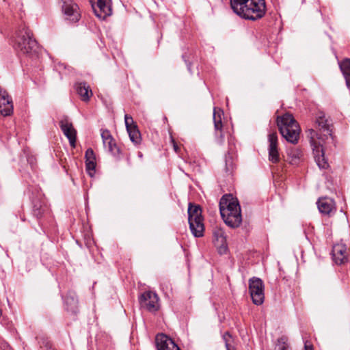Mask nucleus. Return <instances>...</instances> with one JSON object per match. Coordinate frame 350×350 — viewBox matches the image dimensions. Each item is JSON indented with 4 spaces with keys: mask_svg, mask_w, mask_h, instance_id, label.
Here are the masks:
<instances>
[{
    "mask_svg": "<svg viewBox=\"0 0 350 350\" xmlns=\"http://www.w3.org/2000/svg\"><path fill=\"white\" fill-rule=\"evenodd\" d=\"M233 12L246 20L262 18L267 11L265 0H230Z\"/></svg>",
    "mask_w": 350,
    "mask_h": 350,
    "instance_id": "f257e3e1",
    "label": "nucleus"
},
{
    "mask_svg": "<svg viewBox=\"0 0 350 350\" xmlns=\"http://www.w3.org/2000/svg\"><path fill=\"white\" fill-rule=\"evenodd\" d=\"M219 211L225 224L230 228H237L242 221L241 207L238 200L231 194L224 195L219 201Z\"/></svg>",
    "mask_w": 350,
    "mask_h": 350,
    "instance_id": "f03ea898",
    "label": "nucleus"
},
{
    "mask_svg": "<svg viewBox=\"0 0 350 350\" xmlns=\"http://www.w3.org/2000/svg\"><path fill=\"white\" fill-rule=\"evenodd\" d=\"M277 124L282 137L291 144H297L300 129L298 123L290 113L277 118Z\"/></svg>",
    "mask_w": 350,
    "mask_h": 350,
    "instance_id": "7ed1b4c3",
    "label": "nucleus"
},
{
    "mask_svg": "<svg viewBox=\"0 0 350 350\" xmlns=\"http://www.w3.org/2000/svg\"><path fill=\"white\" fill-rule=\"evenodd\" d=\"M14 48L18 52L29 56L36 53L37 42L28 29L23 28L17 33Z\"/></svg>",
    "mask_w": 350,
    "mask_h": 350,
    "instance_id": "20e7f679",
    "label": "nucleus"
},
{
    "mask_svg": "<svg viewBox=\"0 0 350 350\" xmlns=\"http://www.w3.org/2000/svg\"><path fill=\"white\" fill-rule=\"evenodd\" d=\"M188 220L189 228L195 237H202L204 235V226L202 216V210L198 205L189 204Z\"/></svg>",
    "mask_w": 350,
    "mask_h": 350,
    "instance_id": "39448f33",
    "label": "nucleus"
},
{
    "mask_svg": "<svg viewBox=\"0 0 350 350\" xmlns=\"http://www.w3.org/2000/svg\"><path fill=\"white\" fill-rule=\"evenodd\" d=\"M315 127L318 131L310 129V133L312 138L317 136V138L324 140L332 135V123L331 120L327 118L325 113L319 111L317 113L315 120Z\"/></svg>",
    "mask_w": 350,
    "mask_h": 350,
    "instance_id": "423d86ee",
    "label": "nucleus"
},
{
    "mask_svg": "<svg viewBox=\"0 0 350 350\" xmlns=\"http://www.w3.org/2000/svg\"><path fill=\"white\" fill-rule=\"evenodd\" d=\"M265 286L261 279L253 278L249 281V291L253 303L255 305H261L265 300Z\"/></svg>",
    "mask_w": 350,
    "mask_h": 350,
    "instance_id": "0eeeda50",
    "label": "nucleus"
},
{
    "mask_svg": "<svg viewBox=\"0 0 350 350\" xmlns=\"http://www.w3.org/2000/svg\"><path fill=\"white\" fill-rule=\"evenodd\" d=\"M139 301L141 306L150 312H156L159 309V297L155 293L146 291L141 295Z\"/></svg>",
    "mask_w": 350,
    "mask_h": 350,
    "instance_id": "6e6552de",
    "label": "nucleus"
},
{
    "mask_svg": "<svg viewBox=\"0 0 350 350\" xmlns=\"http://www.w3.org/2000/svg\"><path fill=\"white\" fill-rule=\"evenodd\" d=\"M59 126L64 134L68 138L70 145L72 147H75L76 139H77V131L74 129L72 123L67 116H63L59 120Z\"/></svg>",
    "mask_w": 350,
    "mask_h": 350,
    "instance_id": "1a4fd4ad",
    "label": "nucleus"
},
{
    "mask_svg": "<svg viewBox=\"0 0 350 350\" xmlns=\"http://www.w3.org/2000/svg\"><path fill=\"white\" fill-rule=\"evenodd\" d=\"M62 11L66 19L76 23L79 21L81 14L79 11V6L72 0H62Z\"/></svg>",
    "mask_w": 350,
    "mask_h": 350,
    "instance_id": "9d476101",
    "label": "nucleus"
},
{
    "mask_svg": "<svg viewBox=\"0 0 350 350\" xmlns=\"http://www.w3.org/2000/svg\"><path fill=\"white\" fill-rule=\"evenodd\" d=\"M91 3L95 15L100 19L111 14V0H96V4L92 0Z\"/></svg>",
    "mask_w": 350,
    "mask_h": 350,
    "instance_id": "9b49d317",
    "label": "nucleus"
},
{
    "mask_svg": "<svg viewBox=\"0 0 350 350\" xmlns=\"http://www.w3.org/2000/svg\"><path fill=\"white\" fill-rule=\"evenodd\" d=\"M124 122L131 141L135 144H139L141 141V135L133 118L128 114H125Z\"/></svg>",
    "mask_w": 350,
    "mask_h": 350,
    "instance_id": "f8f14e48",
    "label": "nucleus"
},
{
    "mask_svg": "<svg viewBox=\"0 0 350 350\" xmlns=\"http://www.w3.org/2000/svg\"><path fill=\"white\" fill-rule=\"evenodd\" d=\"M155 343L157 350H180L174 341L164 334L156 336Z\"/></svg>",
    "mask_w": 350,
    "mask_h": 350,
    "instance_id": "ddd939ff",
    "label": "nucleus"
},
{
    "mask_svg": "<svg viewBox=\"0 0 350 350\" xmlns=\"http://www.w3.org/2000/svg\"><path fill=\"white\" fill-rule=\"evenodd\" d=\"M13 113L12 99L8 93L0 90V113L3 116H11Z\"/></svg>",
    "mask_w": 350,
    "mask_h": 350,
    "instance_id": "4468645a",
    "label": "nucleus"
},
{
    "mask_svg": "<svg viewBox=\"0 0 350 350\" xmlns=\"http://www.w3.org/2000/svg\"><path fill=\"white\" fill-rule=\"evenodd\" d=\"M317 204L319 211L323 215L331 216L336 211L334 201L332 198L327 197L320 198Z\"/></svg>",
    "mask_w": 350,
    "mask_h": 350,
    "instance_id": "2eb2a0df",
    "label": "nucleus"
},
{
    "mask_svg": "<svg viewBox=\"0 0 350 350\" xmlns=\"http://www.w3.org/2000/svg\"><path fill=\"white\" fill-rule=\"evenodd\" d=\"M332 258L335 263L342 265L347 262V246L342 243H338L333 246L332 251Z\"/></svg>",
    "mask_w": 350,
    "mask_h": 350,
    "instance_id": "dca6fc26",
    "label": "nucleus"
},
{
    "mask_svg": "<svg viewBox=\"0 0 350 350\" xmlns=\"http://www.w3.org/2000/svg\"><path fill=\"white\" fill-rule=\"evenodd\" d=\"M101 137L103 139L105 148L113 156L119 155V148L117 146L114 139L112 137L110 132L108 130L102 131Z\"/></svg>",
    "mask_w": 350,
    "mask_h": 350,
    "instance_id": "f3484780",
    "label": "nucleus"
},
{
    "mask_svg": "<svg viewBox=\"0 0 350 350\" xmlns=\"http://www.w3.org/2000/svg\"><path fill=\"white\" fill-rule=\"evenodd\" d=\"M213 234L216 244L220 246L219 249V253H225L227 250V247L226 246V237L224 230L219 226H215L213 229Z\"/></svg>",
    "mask_w": 350,
    "mask_h": 350,
    "instance_id": "a211bd4d",
    "label": "nucleus"
},
{
    "mask_svg": "<svg viewBox=\"0 0 350 350\" xmlns=\"http://www.w3.org/2000/svg\"><path fill=\"white\" fill-rule=\"evenodd\" d=\"M77 93L83 101L87 102L92 95V90L85 82H77L75 85Z\"/></svg>",
    "mask_w": 350,
    "mask_h": 350,
    "instance_id": "6ab92c4d",
    "label": "nucleus"
},
{
    "mask_svg": "<svg viewBox=\"0 0 350 350\" xmlns=\"http://www.w3.org/2000/svg\"><path fill=\"white\" fill-rule=\"evenodd\" d=\"M313 153L315 161L319 167L321 169H326L329 166V164L325 159L323 149L317 146H314Z\"/></svg>",
    "mask_w": 350,
    "mask_h": 350,
    "instance_id": "aec40b11",
    "label": "nucleus"
},
{
    "mask_svg": "<svg viewBox=\"0 0 350 350\" xmlns=\"http://www.w3.org/2000/svg\"><path fill=\"white\" fill-rule=\"evenodd\" d=\"M339 66L345 77L347 86L350 89V59L347 58L340 62Z\"/></svg>",
    "mask_w": 350,
    "mask_h": 350,
    "instance_id": "412c9836",
    "label": "nucleus"
},
{
    "mask_svg": "<svg viewBox=\"0 0 350 350\" xmlns=\"http://www.w3.org/2000/svg\"><path fill=\"white\" fill-rule=\"evenodd\" d=\"M213 122H214V126H215L216 135H217L218 131L221 133V129H222L223 125H222V122H221V114L216 111L215 108L214 109V112H213ZM220 137L221 138V142L224 138L222 133H220Z\"/></svg>",
    "mask_w": 350,
    "mask_h": 350,
    "instance_id": "4be33fe9",
    "label": "nucleus"
},
{
    "mask_svg": "<svg viewBox=\"0 0 350 350\" xmlns=\"http://www.w3.org/2000/svg\"><path fill=\"white\" fill-rule=\"evenodd\" d=\"M269 148L268 150H278V135L277 133L273 132L268 135Z\"/></svg>",
    "mask_w": 350,
    "mask_h": 350,
    "instance_id": "5701e85b",
    "label": "nucleus"
},
{
    "mask_svg": "<svg viewBox=\"0 0 350 350\" xmlns=\"http://www.w3.org/2000/svg\"><path fill=\"white\" fill-rule=\"evenodd\" d=\"M64 302L66 306V309L72 312H75L77 308V300L74 297L66 296L64 298Z\"/></svg>",
    "mask_w": 350,
    "mask_h": 350,
    "instance_id": "b1692460",
    "label": "nucleus"
},
{
    "mask_svg": "<svg viewBox=\"0 0 350 350\" xmlns=\"http://www.w3.org/2000/svg\"><path fill=\"white\" fill-rule=\"evenodd\" d=\"M269 160L273 163H276L280 161V154L278 150H268Z\"/></svg>",
    "mask_w": 350,
    "mask_h": 350,
    "instance_id": "393cba45",
    "label": "nucleus"
},
{
    "mask_svg": "<svg viewBox=\"0 0 350 350\" xmlns=\"http://www.w3.org/2000/svg\"><path fill=\"white\" fill-rule=\"evenodd\" d=\"M86 170L90 176H92L94 174L96 163L94 161H85Z\"/></svg>",
    "mask_w": 350,
    "mask_h": 350,
    "instance_id": "a878e982",
    "label": "nucleus"
},
{
    "mask_svg": "<svg viewBox=\"0 0 350 350\" xmlns=\"http://www.w3.org/2000/svg\"><path fill=\"white\" fill-rule=\"evenodd\" d=\"M86 161H95V156L92 148H88L85 152Z\"/></svg>",
    "mask_w": 350,
    "mask_h": 350,
    "instance_id": "bb28decb",
    "label": "nucleus"
},
{
    "mask_svg": "<svg viewBox=\"0 0 350 350\" xmlns=\"http://www.w3.org/2000/svg\"><path fill=\"white\" fill-rule=\"evenodd\" d=\"M283 340L284 338H282L278 340V344L277 345L278 350H288L287 346Z\"/></svg>",
    "mask_w": 350,
    "mask_h": 350,
    "instance_id": "cd10ccee",
    "label": "nucleus"
},
{
    "mask_svg": "<svg viewBox=\"0 0 350 350\" xmlns=\"http://www.w3.org/2000/svg\"><path fill=\"white\" fill-rule=\"evenodd\" d=\"M42 213H43V211L41 208H37L36 205H35L34 208H33V214L36 217H39L42 216Z\"/></svg>",
    "mask_w": 350,
    "mask_h": 350,
    "instance_id": "c85d7f7f",
    "label": "nucleus"
},
{
    "mask_svg": "<svg viewBox=\"0 0 350 350\" xmlns=\"http://www.w3.org/2000/svg\"><path fill=\"white\" fill-rule=\"evenodd\" d=\"M231 338V336H230V334L228 332H226L223 335V339L225 341V346L226 347V341H228V342L229 343V338Z\"/></svg>",
    "mask_w": 350,
    "mask_h": 350,
    "instance_id": "c756f323",
    "label": "nucleus"
},
{
    "mask_svg": "<svg viewBox=\"0 0 350 350\" xmlns=\"http://www.w3.org/2000/svg\"><path fill=\"white\" fill-rule=\"evenodd\" d=\"M304 350H314V349H313L312 345L308 341H306L304 343Z\"/></svg>",
    "mask_w": 350,
    "mask_h": 350,
    "instance_id": "7c9ffc66",
    "label": "nucleus"
},
{
    "mask_svg": "<svg viewBox=\"0 0 350 350\" xmlns=\"http://www.w3.org/2000/svg\"><path fill=\"white\" fill-rule=\"evenodd\" d=\"M226 350H236V349L234 348V347L230 345L228 341H226Z\"/></svg>",
    "mask_w": 350,
    "mask_h": 350,
    "instance_id": "2f4dec72",
    "label": "nucleus"
},
{
    "mask_svg": "<svg viewBox=\"0 0 350 350\" xmlns=\"http://www.w3.org/2000/svg\"><path fill=\"white\" fill-rule=\"evenodd\" d=\"M174 148L175 151L177 152L178 147L176 144H174Z\"/></svg>",
    "mask_w": 350,
    "mask_h": 350,
    "instance_id": "473e14b6",
    "label": "nucleus"
},
{
    "mask_svg": "<svg viewBox=\"0 0 350 350\" xmlns=\"http://www.w3.org/2000/svg\"><path fill=\"white\" fill-rule=\"evenodd\" d=\"M2 315V312H1V310L0 309V317H1Z\"/></svg>",
    "mask_w": 350,
    "mask_h": 350,
    "instance_id": "72a5a7b5",
    "label": "nucleus"
},
{
    "mask_svg": "<svg viewBox=\"0 0 350 350\" xmlns=\"http://www.w3.org/2000/svg\"><path fill=\"white\" fill-rule=\"evenodd\" d=\"M188 69L190 70V65H188Z\"/></svg>",
    "mask_w": 350,
    "mask_h": 350,
    "instance_id": "f704fd0d",
    "label": "nucleus"
}]
</instances>
